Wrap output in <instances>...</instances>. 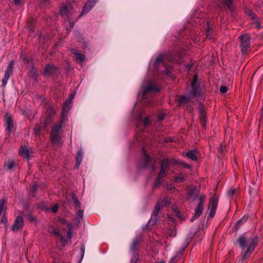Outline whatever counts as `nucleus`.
<instances>
[{
    "label": "nucleus",
    "instance_id": "nucleus-1",
    "mask_svg": "<svg viewBox=\"0 0 263 263\" xmlns=\"http://www.w3.org/2000/svg\"><path fill=\"white\" fill-rule=\"evenodd\" d=\"M258 238L257 236L248 237L245 235L240 236L238 239V244L241 249L247 248L242 254L241 259L245 260L249 257L257 245Z\"/></svg>",
    "mask_w": 263,
    "mask_h": 263
},
{
    "label": "nucleus",
    "instance_id": "nucleus-2",
    "mask_svg": "<svg viewBox=\"0 0 263 263\" xmlns=\"http://www.w3.org/2000/svg\"><path fill=\"white\" fill-rule=\"evenodd\" d=\"M158 91V88L155 86L153 81H145L142 86V97L143 99L152 97Z\"/></svg>",
    "mask_w": 263,
    "mask_h": 263
},
{
    "label": "nucleus",
    "instance_id": "nucleus-3",
    "mask_svg": "<svg viewBox=\"0 0 263 263\" xmlns=\"http://www.w3.org/2000/svg\"><path fill=\"white\" fill-rule=\"evenodd\" d=\"M62 122L53 126L50 133V138L51 142L57 145H61L63 144V141L60 137L59 133L62 128L61 125Z\"/></svg>",
    "mask_w": 263,
    "mask_h": 263
},
{
    "label": "nucleus",
    "instance_id": "nucleus-4",
    "mask_svg": "<svg viewBox=\"0 0 263 263\" xmlns=\"http://www.w3.org/2000/svg\"><path fill=\"white\" fill-rule=\"evenodd\" d=\"M168 160L164 158L162 160L161 163L160 170L156 178V181L155 186H157L161 182V180L164 178L167 174L168 170Z\"/></svg>",
    "mask_w": 263,
    "mask_h": 263
},
{
    "label": "nucleus",
    "instance_id": "nucleus-5",
    "mask_svg": "<svg viewBox=\"0 0 263 263\" xmlns=\"http://www.w3.org/2000/svg\"><path fill=\"white\" fill-rule=\"evenodd\" d=\"M197 81L193 80L192 82V89L190 93L187 96H179L177 99V101L181 104L183 103H187L189 102V101L193 98H194L196 97L197 96V92H196V84Z\"/></svg>",
    "mask_w": 263,
    "mask_h": 263
},
{
    "label": "nucleus",
    "instance_id": "nucleus-6",
    "mask_svg": "<svg viewBox=\"0 0 263 263\" xmlns=\"http://www.w3.org/2000/svg\"><path fill=\"white\" fill-rule=\"evenodd\" d=\"M73 12V8L70 5H63L60 10L61 14L64 19H67L69 21V25L71 28H72L73 26V23L71 22V15Z\"/></svg>",
    "mask_w": 263,
    "mask_h": 263
},
{
    "label": "nucleus",
    "instance_id": "nucleus-7",
    "mask_svg": "<svg viewBox=\"0 0 263 263\" xmlns=\"http://www.w3.org/2000/svg\"><path fill=\"white\" fill-rule=\"evenodd\" d=\"M240 41V47L243 54L248 52L250 46V36L248 34H245L239 37Z\"/></svg>",
    "mask_w": 263,
    "mask_h": 263
},
{
    "label": "nucleus",
    "instance_id": "nucleus-8",
    "mask_svg": "<svg viewBox=\"0 0 263 263\" xmlns=\"http://www.w3.org/2000/svg\"><path fill=\"white\" fill-rule=\"evenodd\" d=\"M218 202V199L215 196H213L210 198L208 208L210 210V216L211 218L215 215L217 208Z\"/></svg>",
    "mask_w": 263,
    "mask_h": 263
},
{
    "label": "nucleus",
    "instance_id": "nucleus-9",
    "mask_svg": "<svg viewBox=\"0 0 263 263\" xmlns=\"http://www.w3.org/2000/svg\"><path fill=\"white\" fill-rule=\"evenodd\" d=\"M205 196L201 195L199 198L198 204L195 210V214L194 216L191 218V221H193L195 218L199 216L203 210V205L205 201Z\"/></svg>",
    "mask_w": 263,
    "mask_h": 263
},
{
    "label": "nucleus",
    "instance_id": "nucleus-10",
    "mask_svg": "<svg viewBox=\"0 0 263 263\" xmlns=\"http://www.w3.org/2000/svg\"><path fill=\"white\" fill-rule=\"evenodd\" d=\"M24 227V220L21 216H17L14 220V223L11 227V230L14 232H18L22 230Z\"/></svg>",
    "mask_w": 263,
    "mask_h": 263
},
{
    "label": "nucleus",
    "instance_id": "nucleus-11",
    "mask_svg": "<svg viewBox=\"0 0 263 263\" xmlns=\"http://www.w3.org/2000/svg\"><path fill=\"white\" fill-rule=\"evenodd\" d=\"M166 61H173L172 58L169 57L167 55H160L158 56L155 61V67L157 68L159 65H162L165 67Z\"/></svg>",
    "mask_w": 263,
    "mask_h": 263
},
{
    "label": "nucleus",
    "instance_id": "nucleus-12",
    "mask_svg": "<svg viewBox=\"0 0 263 263\" xmlns=\"http://www.w3.org/2000/svg\"><path fill=\"white\" fill-rule=\"evenodd\" d=\"M54 110L52 108H50L48 109L44 120V128H47V126L51 123L52 118L53 116L54 115Z\"/></svg>",
    "mask_w": 263,
    "mask_h": 263
},
{
    "label": "nucleus",
    "instance_id": "nucleus-13",
    "mask_svg": "<svg viewBox=\"0 0 263 263\" xmlns=\"http://www.w3.org/2000/svg\"><path fill=\"white\" fill-rule=\"evenodd\" d=\"M13 65H14L13 61H11L9 63V64L7 68V69L5 73L4 77L2 80V83L4 85H5L7 84V81H8V79H9V78L12 72V70L13 69Z\"/></svg>",
    "mask_w": 263,
    "mask_h": 263
},
{
    "label": "nucleus",
    "instance_id": "nucleus-14",
    "mask_svg": "<svg viewBox=\"0 0 263 263\" xmlns=\"http://www.w3.org/2000/svg\"><path fill=\"white\" fill-rule=\"evenodd\" d=\"M48 230L50 233L53 234L57 237L60 239L63 246H64L66 245V240L64 237L55 228L52 226H50L48 227Z\"/></svg>",
    "mask_w": 263,
    "mask_h": 263
},
{
    "label": "nucleus",
    "instance_id": "nucleus-15",
    "mask_svg": "<svg viewBox=\"0 0 263 263\" xmlns=\"http://www.w3.org/2000/svg\"><path fill=\"white\" fill-rule=\"evenodd\" d=\"M199 194V191L196 187L190 189L187 194V198L189 200L194 201Z\"/></svg>",
    "mask_w": 263,
    "mask_h": 263
},
{
    "label": "nucleus",
    "instance_id": "nucleus-16",
    "mask_svg": "<svg viewBox=\"0 0 263 263\" xmlns=\"http://www.w3.org/2000/svg\"><path fill=\"white\" fill-rule=\"evenodd\" d=\"M5 122L7 126V130L9 133H11L13 129V120L8 114H6L4 117Z\"/></svg>",
    "mask_w": 263,
    "mask_h": 263
},
{
    "label": "nucleus",
    "instance_id": "nucleus-17",
    "mask_svg": "<svg viewBox=\"0 0 263 263\" xmlns=\"http://www.w3.org/2000/svg\"><path fill=\"white\" fill-rule=\"evenodd\" d=\"M57 68L53 64H47L44 69V74L46 76H50L56 72Z\"/></svg>",
    "mask_w": 263,
    "mask_h": 263
},
{
    "label": "nucleus",
    "instance_id": "nucleus-18",
    "mask_svg": "<svg viewBox=\"0 0 263 263\" xmlns=\"http://www.w3.org/2000/svg\"><path fill=\"white\" fill-rule=\"evenodd\" d=\"M94 5L91 0H88L87 3L83 8V11L80 14L79 17H81L82 14L88 13L93 7Z\"/></svg>",
    "mask_w": 263,
    "mask_h": 263
},
{
    "label": "nucleus",
    "instance_id": "nucleus-19",
    "mask_svg": "<svg viewBox=\"0 0 263 263\" xmlns=\"http://www.w3.org/2000/svg\"><path fill=\"white\" fill-rule=\"evenodd\" d=\"M224 6L227 7V9L231 11H234L235 10V7L234 5V0H222Z\"/></svg>",
    "mask_w": 263,
    "mask_h": 263
},
{
    "label": "nucleus",
    "instance_id": "nucleus-20",
    "mask_svg": "<svg viewBox=\"0 0 263 263\" xmlns=\"http://www.w3.org/2000/svg\"><path fill=\"white\" fill-rule=\"evenodd\" d=\"M198 152L196 150L190 151L186 153V156L193 161L197 160Z\"/></svg>",
    "mask_w": 263,
    "mask_h": 263
},
{
    "label": "nucleus",
    "instance_id": "nucleus-21",
    "mask_svg": "<svg viewBox=\"0 0 263 263\" xmlns=\"http://www.w3.org/2000/svg\"><path fill=\"white\" fill-rule=\"evenodd\" d=\"M72 103L71 100H66L63 107L62 114L63 116L66 115L70 108V104Z\"/></svg>",
    "mask_w": 263,
    "mask_h": 263
},
{
    "label": "nucleus",
    "instance_id": "nucleus-22",
    "mask_svg": "<svg viewBox=\"0 0 263 263\" xmlns=\"http://www.w3.org/2000/svg\"><path fill=\"white\" fill-rule=\"evenodd\" d=\"M19 155L23 158L28 159L29 156V152L28 149L24 147H21L19 151Z\"/></svg>",
    "mask_w": 263,
    "mask_h": 263
},
{
    "label": "nucleus",
    "instance_id": "nucleus-23",
    "mask_svg": "<svg viewBox=\"0 0 263 263\" xmlns=\"http://www.w3.org/2000/svg\"><path fill=\"white\" fill-rule=\"evenodd\" d=\"M83 152L81 149L79 150L77 153V155L76 157V167L78 168L80 165L82 159H83Z\"/></svg>",
    "mask_w": 263,
    "mask_h": 263
},
{
    "label": "nucleus",
    "instance_id": "nucleus-24",
    "mask_svg": "<svg viewBox=\"0 0 263 263\" xmlns=\"http://www.w3.org/2000/svg\"><path fill=\"white\" fill-rule=\"evenodd\" d=\"M72 53L75 55L76 59L77 61L81 62L84 61V56L80 53L78 50L74 49L72 50Z\"/></svg>",
    "mask_w": 263,
    "mask_h": 263
},
{
    "label": "nucleus",
    "instance_id": "nucleus-25",
    "mask_svg": "<svg viewBox=\"0 0 263 263\" xmlns=\"http://www.w3.org/2000/svg\"><path fill=\"white\" fill-rule=\"evenodd\" d=\"M162 208H163V206H161V205H160V201H158V202L156 204L155 206L153 216L157 217Z\"/></svg>",
    "mask_w": 263,
    "mask_h": 263
},
{
    "label": "nucleus",
    "instance_id": "nucleus-26",
    "mask_svg": "<svg viewBox=\"0 0 263 263\" xmlns=\"http://www.w3.org/2000/svg\"><path fill=\"white\" fill-rule=\"evenodd\" d=\"M199 114L200 121L206 120V112L202 106L199 108Z\"/></svg>",
    "mask_w": 263,
    "mask_h": 263
},
{
    "label": "nucleus",
    "instance_id": "nucleus-27",
    "mask_svg": "<svg viewBox=\"0 0 263 263\" xmlns=\"http://www.w3.org/2000/svg\"><path fill=\"white\" fill-rule=\"evenodd\" d=\"M140 242H141L140 239H139L138 238H136L133 241L131 249L132 250L135 249L137 248V247L140 243Z\"/></svg>",
    "mask_w": 263,
    "mask_h": 263
},
{
    "label": "nucleus",
    "instance_id": "nucleus-28",
    "mask_svg": "<svg viewBox=\"0 0 263 263\" xmlns=\"http://www.w3.org/2000/svg\"><path fill=\"white\" fill-rule=\"evenodd\" d=\"M169 198L168 197H165L162 199L159 200L158 201H160V205L161 206H165L170 204Z\"/></svg>",
    "mask_w": 263,
    "mask_h": 263
},
{
    "label": "nucleus",
    "instance_id": "nucleus-29",
    "mask_svg": "<svg viewBox=\"0 0 263 263\" xmlns=\"http://www.w3.org/2000/svg\"><path fill=\"white\" fill-rule=\"evenodd\" d=\"M72 200L76 207L78 209H80L81 208V203L79 201L78 198L74 195L72 196Z\"/></svg>",
    "mask_w": 263,
    "mask_h": 263
},
{
    "label": "nucleus",
    "instance_id": "nucleus-30",
    "mask_svg": "<svg viewBox=\"0 0 263 263\" xmlns=\"http://www.w3.org/2000/svg\"><path fill=\"white\" fill-rule=\"evenodd\" d=\"M151 161V160L150 157L147 155L145 154V156L144 157L143 166H145V167L149 165Z\"/></svg>",
    "mask_w": 263,
    "mask_h": 263
},
{
    "label": "nucleus",
    "instance_id": "nucleus-31",
    "mask_svg": "<svg viewBox=\"0 0 263 263\" xmlns=\"http://www.w3.org/2000/svg\"><path fill=\"white\" fill-rule=\"evenodd\" d=\"M248 218V217L245 216L241 219L238 220L236 223V226L237 227V229H238L239 226L241 224H242L244 222L246 221L247 220Z\"/></svg>",
    "mask_w": 263,
    "mask_h": 263
},
{
    "label": "nucleus",
    "instance_id": "nucleus-32",
    "mask_svg": "<svg viewBox=\"0 0 263 263\" xmlns=\"http://www.w3.org/2000/svg\"><path fill=\"white\" fill-rule=\"evenodd\" d=\"M4 166L7 168L8 170H11L14 166V161L10 160L5 163Z\"/></svg>",
    "mask_w": 263,
    "mask_h": 263
},
{
    "label": "nucleus",
    "instance_id": "nucleus-33",
    "mask_svg": "<svg viewBox=\"0 0 263 263\" xmlns=\"http://www.w3.org/2000/svg\"><path fill=\"white\" fill-rule=\"evenodd\" d=\"M67 227L68 228V232L67 234V238L68 239H70L71 237V231L72 229V225L70 223H68Z\"/></svg>",
    "mask_w": 263,
    "mask_h": 263
},
{
    "label": "nucleus",
    "instance_id": "nucleus-34",
    "mask_svg": "<svg viewBox=\"0 0 263 263\" xmlns=\"http://www.w3.org/2000/svg\"><path fill=\"white\" fill-rule=\"evenodd\" d=\"M5 202L6 201L4 199H2L0 200V216L1 215L2 212L4 209Z\"/></svg>",
    "mask_w": 263,
    "mask_h": 263
},
{
    "label": "nucleus",
    "instance_id": "nucleus-35",
    "mask_svg": "<svg viewBox=\"0 0 263 263\" xmlns=\"http://www.w3.org/2000/svg\"><path fill=\"white\" fill-rule=\"evenodd\" d=\"M83 216V211L79 209L77 213V218L78 219H82Z\"/></svg>",
    "mask_w": 263,
    "mask_h": 263
},
{
    "label": "nucleus",
    "instance_id": "nucleus-36",
    "mask_svg": "<svg viewBox=\"0 0 263 263\" xmlns=\"http://www.w3.org/2000/svg\"><path fill=\"white\" fill-rule=\"evenodd\" d=\"M1 222L3 223L4 224V226L5 228L7 227V219L6 216L3 215L1 220Z\"/></svg>",
    "mask_w": 263,
    "mask_h": 263
},
{
    "label": "nucleus",
    "instance_id": "nucleus-37",
    "mask_svg": "<svg viewBox=\"0 0 263 263\" xmlns=\"http://www.w3.org/2000/svg\"><path fill=\"white\" fill-rule=\"evenodd\" d=\"M211 34H212V31H211V29L210 28V27H208V28L206 30V33H205L206 38H209L210 40H211Z\"/></svg>",
    "mask_w": 263,
    "mask_h": 263
},
{
    "label": "nucleus",
    "instance_id": "nucleus-38",
    "mask_svg": "<svg viewBox=\"0 0 263 263\" xmlns=\"http://www.w3.org/2000/svg\"><path fill=\"white\" fill-rule=\"evenodd\" d=\"M220 92L222 93H224L228 91V88L224 86H221L220 88Z\"/></svg>",
    "mask_w": 263,
    "mask_h": 263
},
{
    "label": "nucleus",
    "instance_id": "nucleus-39",
    "mask_svg": "<svg viewBox=\"0 0 263 263\" xmlns=\"http://www.w3.org/2000/svg\"><path fill=\"white\" fill-rule=\"evenodd\" d=\"M40 131V126L36 125L35 128H34V134L36 136L39 134Z\"/></svg>",
    "mask_w": 263,
    "mask_h": 263
},
{
    "label": "nucleus",
    "instance_id": "nucleus-40",
    "mask_svg": "<svg viewBox=\"0 0 263 263\" xmlns=\"http://www.w3.org/2000/svg\"><path fill=\"white\" fill-rule=\"evenodd\" d=\"M236 192V190L235 189H231L228 192V195L230 196H233Z\"/></svg>",
    "mask_w": 263,
    "mask_h": 263
},
{
    "label": "nucleus",
    "instance_id": "nucleus-41",
    "mask_svg": "<svg viewBox=\"0 0 263 263\" xmlns=\"http://www.w3.org/2000/svg\"><path fill=\"white\" fill-rule=\"evenodd\" d=\"M27 219L30 221V222H33L34 221H35V217H34L33 215H28L27 216Z\"/></svg>",
    "mask_w": 263,
    "mask_h": 263
},
{
    "label": "nucleus",
    "instance_id": "nucleus-42",
    "mask_svg": "<svg viewBox=\"0 0 263 263\" xmlns=\"http://www.w3.org/2000/svg\"><path fill=\"white\" fill-rule=\"evenodd\" d=\"M58 209H59V206L58 204H55L53 206V207L51 209V210L53 212V213H56L58 210Z\"/></svg>",
    "mask_w": 263,
    "mask_h": 263
},
{
    "label": "nucleus",
    "instance_id": "nucleus-43",
    "mask_svg": "<svg viewBox=\"0 0 263 263\" xmlns=\"http://www.w3.org/2000/svg\"><path fill=\"white\" fill-rule=\"evenodd\" d=\"M183 180L184 179L183 177H177L175 179V181L178 182H182L183 181Z\"/></svg>",
    "mask_w": 263,
    "mask_h": 263
},
{
    "label": "nucleus",
    "instance_id": "nucleus-44",
    "mask_svg": "<svg viewBox=\"0 0 263 263\" xmlns=\"http://www.w3.org/2000/svg\"><path fill=\"white\" fill-rule=\"evenodd\" d=\"M144 125L147 126L149 123V119L148 118H145L144 120Z\"/></svg>",
    "mask_w": 263,
    "mask_h": 263
},
{
    "label": "nucleus",
    "instance_id": "nucleus-45",
    "mask_svg": "<svg viewBox=\"0 0 263 263\" xmlns=\"http://www.w3.org/2000/svg\"><path fill=\"white\" fill-rule=\"evenodd\" d=\"M255 28L257 29H259L260 28V23L259 21H256L254 23Z\"/></svg>",
    "mask_w": 263,
    "mask_h": 263
},
{
    "label": "nucleus",
    "instance_id": "nucleus-46",
    "mask_svg": "<svg viewBox=\"0 0 263 263\" xmlns=\"http://www.w3.org/2000/svg\"><path fill=\"white\" fill-rule=\"evenodd\" d=\"M59 222L61 223V224H68V222L66 221V220L63 218H61L59 220Z\"/></svg>",
    "mask_w": 263,
    "mask_h": 263
},
{
    "label": "nucleus",
    "instance_id": "nucleus-47",
    "mask_svg": "<svg viewBox=\"0 0 263 263\" xmlns=\"http://www.w3.org/2000/svg\"><path fill=\"white\" fill-rule=\"evenodd\" d=\"M250 15L252 17V19L253 20H255L257 17L256 15L252 12H250Z\"/></svg>",
    "mask_w": 263,
    "mask_h": 263
},
{
    "label": "nucleus",
    "instance_id": "nucleus-48",
    "mask_svg": "<svg viewBox=\"0 0 263 263\" xmlns=\"http://www.w3.org/2000/svg\"><path fill=\"white\" fill-rule=\"evenodd\" d=\"M200 122H201V123L202 125V126L204 128H205V127H206V120H204V121H200Z\"/></svg>",
    "mask_w": 263,
    "mask_h": 263
},
{
    "label": "nucleus",
    "instance_id": "nucleus-49",
    "mask_svg": "<svg viewBox=\"0 0 263 263\" xmlns=\"http://www.w3.org/2000/svg\"><path fill=\"white\" fill-rule=\"evenodd\" d=\"M14 3L16 5H18L20 4L21 1V0H13Z\"/></svg>",
    "mask_w": 263,
    "mask_h": 263
},
{
    "label": "nucleus",
    "instance_id": "nucleus-50",
    "mask_svg": "<svg viewBox=\"0 0 263 263\" xmlns=\"http://www.w3.org/2000/svg\"><path fill=\"white\" fill-rule=\"evenodd\" d=\"M224 147L222 145H221L219 147V151L221 152V153H223V152L224 151Z\"/></svg>",
    "mask_w": 263,
    "mask_h": 263
},
{
    "label": "nucleus",
    "instance_id": "nucleus-51",
    "mask_svg": "<svg viewBox=\"0 0 263 263\" xmlns=\"http://www.w3.org/2000/svg\"><path fill=\"white\" fill-rule=\"evenodd\" d=\"M168 189L170 190H171V191H175L176 190V189L175 187L174 186H171L170 187L168 188Z\"/></svg>",
    "mask_w": 263,
    "mask_h": 263
},
{
    "label": "nucleus",
    "instance_id": "nucleus-52",
    "mask_svg": "<svg viewBox=\"0 0 263 263\" xmlns=\"http://www.w3.org/2000/svg\"><path fill=\"white\" fill-rule=\"evenodd\" d=\"M182 165H183L184 167H188V165L186 164L185 163H181Z\"/></svg>",
    "mask_w": 263,
    "mask_h": 263
},
{
    "label": "nucleus",
    "instance_id": "nucleus-53",
    "mask_svg": "<svg viewBox=\"0 0 263 263\" xmlns=\"http://www.w3.org/2000/svg\"><path fill=\"white\" fill-rule=\"evenodd\" d=\"M197 79H198V77L196 74H195L193 80L197 81Z\"/></svg>",
    "mask_w": 263,
    "mask_h": 263
},
{
    "label": "nucleus",
    "instance_id": "nucleus-54",
    "mask_svg": "<svg viewBox=\"0 0 263 263\" xmlns=\"http://www.w3.org/2000/svg\"><path fill=\"white\" fill-rule=\"evenodd\" d=\"M99 0H93V1H92V2L93 3V5H95V4L98 2Z\"/></svg>",
    "mask_w": 263,
    "mask_h": 263
},
{
    "label": "nucleus",
    "instance_id": "nucleus-55",
    "mask_svg": "<svg viewBox=\"0 0 263 263\" xmlns=\"http://www.w3.org/2000/svg\"><path fill=\"white\" fill-rule=\"evenodd\" d=\"M21 58L22 59V60H25V56H24V55H22L21 56Z\"/></svg>",
    "mask_w": 263,
    "mask_h": 263
},
{
    "label": "nucleus",
    "instance_id": "nucleus-56",
    "mask_svg": "<svg viewBox=\"0 0 263 263\" xmlns=\"http://www.w3.org/2000/svg\"><path fill=\"white\" fill-rule=\"evenodd\" d=\"M26 62H27V64H31V62H30L29 61L27 60L26 61Z\"/></svg>",
    "mask_w": 263,
    "mask_h": 263
},
{
    "label": "nucleus",
    "instance_id": "nucleus-57",
    "mask_svg": "<svg viewBox=\"0 0 263 263\" xmlns=\"http://www.w3.org/2000/svg\"><path fill=\"white\" fill-rule=\"evenodd\" d=\"M163 118L162 117H161V116H160V117H159V119L160 120H162V119H163Z\"/></svg>",
    "mask_w": 263,
    "mask_h": 263
},
{
    "label": "nucleus",
    "instance_id": "nucleus-58",
    "mask_svg": "<svg viewBox=\"0 0 263 263\" xmlns=\"http://www.w3.org/2000/svg\"><path fill=\"white\" fill-rule=\"evenodd\" d=\"M170 236H175V233L174 232L173 234H170Z\"/></svg>",
    "mask_w": 263,
    "mask_h": 263
},
{
    "label": "nucleus",
    "instance_id": "nucleus-59",
    "mask_svg": "<svg viewBox=\"0 0 263 263\" xmlns=\"http://www.w3.org/2000/svg\"><path fill=\"white\" fill-rule=\"evenodd\" d=\"M48 0H43V2L45 3Z\"/></svg>",
    "mask_w": 263,
    "mask_h": 263
},
{
    "label": "nucleus",
    "instance_id": "nucleus-60",
    "mask_svg": "<svg viewBox=\"0 0 263 263\" xmlns=\"http://www.w3.org/2000/svg\"><path fill=\"white\" fill-rule=\"evenodd\" d=\"M160 263H165L164 261H161Z\"/></svg>",
    "mask_w": 263,
    "mask_h": 263
},
{
    "label": "nucleus",
    "instance_id": "nucleus-61",
    "mask_svg": "<svg viewBox=\"0 0 263 263\" xmlns=\"http://www.w3.org/2000/svg\"><path fill=\"white\" fill-rule=\"evenodd\" d=\"M132 263H136V262H133V261H132Z\"/></svg>",
    "mask_w": 263,
    "mask_h": 263
}]
</instances>
